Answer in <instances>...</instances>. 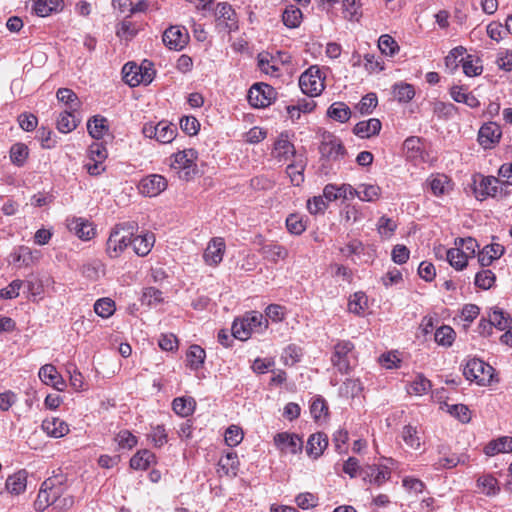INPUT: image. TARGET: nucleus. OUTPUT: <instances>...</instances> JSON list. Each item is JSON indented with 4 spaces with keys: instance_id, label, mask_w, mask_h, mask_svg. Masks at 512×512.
<instances>
[{
    "instance_id": "obj_1",
    "label": "nucleus",
    "mask_w": 512,
    "mask_h": 512,
    "mask_svg": "<svg viewBox=\"0 0 512 512\" xmlns=\"http://www.w3.org/2000/svg\"><path fill=\"white\" fill-rule=\"evenodd\" d=\"M331 364L341 374H349L357 365L355 345L350 340H338L331 355Z\"/></svg>"
},
{
    "instance_id": "obj_2",
    "label": "nucleus",
    "mask_w": 512,
    "mask_h": 512,
    "mask_svg": "<svg viewBox=\"0 0 512 512\" xmlns=\"http://www.w3.org/2000/svg\"><path fill=\"white\" fill-rule=\"evenodd\" d=\"M267 319L256 311L248 313L242 319H237L232 324V336L241 341L250 338L252 333H261L267 328Z\"/></svg>"
},
{
    "instance_id": "obj_3",
    "label": "nucleus",
    "mask_w": 512,
    "mask_h": 512,
    "mask_svg": "<svg viewBox=\"0 0 512 512\" xmlns=\"http://www.w3.org/2000/svg\"><path fill=\"white\" fill-rule=\"evenodd\" d=\"M197 158L196 150L185 149L171 156L170 167L180 179L189 181L198 174Z\"/></svg>"
},
{
    "instance_id": "obj_4",
    "label": "nucleus",
    "mask_w": 512,
    "mask_h": 512,
    "mask_svg": "<svg viewBox=\"0 0 512 512\" xmlns=\"http://www.w3.org/2000/svg\"><path fill=\"white\" fill-rule=\"evenodd\" d=\"M123 80L130 87L140 84H150L156 74L154 64L149 60H143L140 65L134 62L126 63L122 68Z\"/></svg>"
},
{
    "instance_id": "obj_5",
    "label": "nucleus",
    "mask_w": 512,
    "mask_h": 512,
    "mask_svg": "<svg viewBox=\"0 0 512 512\" xmlns=\"http://www.w3.org/2000/svg\"><path fill=\"white\" fill-rule=\"evenodd\" d=\"M133 236V226L129 224H118L110 232L106 241V254L111 259H116L122 255L125 249L131 245Z\"/></svg>"
},
{
    "instance_id": "obj_6",
    "label": "nucleus",
    "mask_w": 512,
    "mask_h": 512,
    "mask_svg": "<svg viewBox=\"0 0 512 512\" xmlns=\"http://www.w3.org/2000/svg\"><path fill=\"white\" fill-rule=\"evenodd\" d=\"M325 69L312 65L299 77V87L306 96H321L325 88Z\"/></svg>"
},
{
    "instance_id": "obj_7",
    "label": "nucleus",
    "mask_w": 512,
    "mask_h": 512,
    "mask_svg": "<svg viewBox=\"0 0 512 512\" xmlns=\"http://www.w3.org/2000/svg\"><path fill=\"white\" fill-rule=\"evenodd\" d=\"M63 493V487L56 478L46 479L40 487L34 502L36 511L42 512L51 505H55Z\"/></svg>"
},
{
    "instance_id": "obj_8",
    "label": "nucleus",
    "mask_w": 512,
    "mask_h": 512,
    "mask_svg": "<svg viewBox=\"0 0 512 512\" xmlns=\"http://www.w3.org/2000/svg\"><path fill=\"white\" fill-rule=\"evenodd\" d=\"M463 374L467 380L485 386L491 383L494 368L481 359L472 358L464 365Z\"/></svg>"
},
{
    "instance_id": "obj_9",
    "label": "nucleus",
    "mask_w": 512,
    "mask_h": 512,
    "mask_svg": "<svg viewBox=\"0 0 512 512\" xmlns=\"http://www.w3.org/2000/svg\"><path fill=\"white\" fill-rule=\"evenodd\" d=\"M319 152L322 159L326 161H339L346 155V149L342 141L330 132H324L321 136Z\"/></svg>"
},
{
    "instance_id": "obj_10",
    "label": "nucleus",
    "mask_w": 512,
    "mask_h": 512,
    "mask_svg": "<svg viewBox=\"0 0 512 512\" xmlns=\"http://www.w3.org/2000/svg\"><path fill=\"white\" fill-rule=\"evenodd\" d=\"M142 133L146 138L155 139L162 144H168L175 139L177 128L167 121H160L157 124L146 123L142 128Z\"/></svg>"
},
{
    "instance_id": "obj_11",
    "label": "nucleus",
    "mask_w": 512,
    "mask_h": 512,
    "mask_svg": "<svg viewBox=\"0 0 512 512\" xmlns=\"http://www.w3.org/2000/svg\"><path fill=\"white\" fill-rule=\"evenodd\" d=\"M299 155L290 139V134L287 131L281 132L274 141L271 156L277 162L285 163Z\"/></svg>"
},
{
    "instance_id": "obj_12",
    "label": "nucleus",
    "mask_w": 512,
    "mask_h": 512,
    "mask_svg": "<svg viewBox=\"0 0 512 512\" xmlns=\"http://www.w3.org/2000/svg\"><path fill=\"white\" fill-rule=\"evenodd\" d=\"M190 36L187 29L180 25H171L162 35L164 45L174 51H181L189 43Z\"/></svg>"
},
{
    "instance_id": "obj_13",
    "label": "nucleus",
    "mask_w": 512,
    "mask_h": 512,
    "mask_svg": "<svg viewBox=\"0 0 512 512\" xmlns=\"http://www.w3.org/2000/svg\"><path fill=\"white\" fill-rule=\"evenodd\" d=\"M138 188L142 195L156 197L167 188V180L162 175L151 174L141 179Z\"/></svg>"
},
{
    "instance_id": "obj_14",
    "label": "nucleus",
    "mask_w": 512,
    "mask_h": 512,
    "mask_svg": "<svg viewBox=\"0 0 512 512\" xmlns=\"http://www.w3.org/2000/svg\"><path fill=\"white\" fill-rule=\"evenodd\" d=\"M503 183L501 179L494 176L482 177L478 186L475 188L476 197L484 200L487 197H497L503 195Z\"/></svg>"
},
{
    "instance_id": "obj_15",
    "label": "nucleus",
    "mask_w": 512,
    "mask_h": 512,
    "mask_svg": "<svg viewBox=\"0 0 512 512\" xmlns=\"http://www.w3.org/2000/svg\"><path fill=\"white\" fill-rule=\"evenodd\" d=\"M274 444L282 453L297 454L302 450L303 441L302 439L289 432L277 433L274 436Z\"/></svg>"
},
{
    "instance_id": "obj_16",
    "label": "nucleus",
    "mask_w": 512,
    "mask_h": 512,
    "mask_svg": "<svg viewBox=\"0 0 512 512\" xmlns=\"http://www.w3.org/2000/svg\"><path fill=\"white\" fill-rule=\"evenodd\" d=\"M226 245L225 241L221 237H214L212 238L204 253H203V259L204 262L209 266H217L219 265L222 260L225 253Z\"/></svg>"
},
{
    "instance_id": "obj_17",
    "label": "nucleus",
    "mask_w": 512,
    "mask_h": 512,
    "mask_svg": "<svg viewBox=\"0 0 512 512\" xmlns=\"http://www.w3.org/2000/svg\"><path fill=\"white\" fill-rule=\"evenodd\" d=\"M281 66L282 62L279 57L267 51H262L257 55V67L266 75L279 77L281 75Z\"/></svg>"
},
{
    "instance_id": "obj_18",
    "label": "nucleus",
    "mask_w": 512,
    "mask_h": 512,
    "mask_svg": "<svg viewBox=\"0 0 512 512\" xmlns=\"http://www.w3.org/2000/svg\"><path fill=\"white\" fill-rule=\"evenodd\" d=\"M40 380L47 386H51L58 391H64L66 382L52 364L43 365L38 372Z\"/></svg>"
},
{
    "instance_id": "obj_19",
    "label": "nucleus",
    "mask_w": 512,
    "mask_h": 512,
    "mask_svg": "<svg viewBox=\"0 0 512 512\" xmlns=\"http://www.w3.org/2000/svg\"><path fill=\"white\" fill-rule=\"evenodd\" d=\"M357 190L350 184H342L337 186L335 184H327L323 189V196L329 202L338 199L350 200L356 197Z\"/></svg>"
},
{
    "instance_id": "obj_20",
    "label": "nucleus",
    "mask_w": 512,
    "mask_h": 512,
    "mask_svg": "<svg viewBox=\"0 0 512 512\" xmlns=\"http://www.w3.org/2000/svg\"><path fill=\"white\" fill-rule=\"evenodd\" d=\"M67 228L79 239L84 241L90 240L95 236V229L92 224L88 220L81 217H73L68 219Z\"/></svg>"
},
{
    "instance_id": "obj_21",
    "label": "nucleus",
    "mask_w": 512,
    "mask_h": 512,
    "mask_svg": "<svg viewBox=\"0 0 512 512\" xmlns=\"http://www.w3.org/2000/svg\"><path fill=\"white\" fill-rule=\"evenodd\" d=\"M501 135L500 126L494 122H489L479 129L478 141L481 146L488 149L499 142Z\"/></svg>"
},
{
    "instance_id": "obj_22",
    "label": "nucleus",
    "mask_w": 512,
    "mask_h": 512,
    "mask_svg": "<svg viewBox=\"0 0 512 512\" xmlns=\"http://www.w3.org/2000/svg\"><path fill=\"white\" fill-rule=\"evenodd\" d=\"M390 475V470L384 466L367 465L360 470V476H362L364 481H369V483L377 486L386 482Z\"/></svg>"
},
{
    "instance_id": "obj_23",
    "label": "nucleus",
    "mask_w": 512,
    "mask_h": 512,
    "mask_svg": "<svg viewBox=\"0 0 512 512\" xmlns=\"http://www.w3.org/2000/svg\"><path fill=\"white\" fill-rule=\"evenodd\" d=\"M403 152L405 157L414 164L424 161V148L419 137H408L403 143Z\"/></svg>"
},
{
    "instance_id": "obj_24",
    "label": "nucleus",
    "mask_w": 512,
    "mask_h": 512,
    "mask_svg": "<svg viewBox=\"0 0 512 512\" xmlns=\"http://www.w3.org/2000/svg\"><path fill=\"white\" fill-rule=\"evenodd\" d=\"M41 428L48 436L53 438L64 437L70 431L69 425L64 420L56 417L43 420Z\"/></svg>"
},
{
    "instance_id": "obj_25",
    "label": "nucleus",
    "mask_w": 512,
    "mask_h": 512,
    "mask_svg": "<svg viewBox=\"0 0 512 512\" xmlns=\"http://www.w3.org/2000/svg\"><path fill=\"white\" fill-rule=\"evenodd\" d=\"M306 165L307 158L304 155H299L286 167V173L294 186H300L304 182Z\"/></svg>"
},
{
    "instance_id": "obj_26",
    "label": "nucleus",
    "mask_w": 512,
    "mask_h": 512,
    "mask_svg": "<svg viewBox=\"0 0 512 512\" xmlns=\"http://www.w3.org/2000/svg\"><path fill=\"white\" fill-rule=\"evenodd\" d=\"M505 252L503 245L499 243L488 244L478 253V262L482 267L490 266L494 260L499 259Z\"/></svg>"
},
{
    "instance_id": "obj_27",
    "label": "nucleus",
    "mask_w": 512,
    "mask_h": 512,
    "mask_svg": "<svg viewBox=\"0 0 512 512\" xmlns=\"http://www.w3.org/2000/svg\"><path fill=\"white\" fill-rule=\"evenodd\" d=\"M63 0H33L32 10L39 17H47L62 11Z\"/></svg>"
},
{
    "instance_id": "obj_28",
    "label": "nucleus",
    "mask_w": 512,
    "mask_h": 512,
    "mask_svg": "<svg viewBox=\"0 0 512 512\" xmlns=\"http://www.w3.org/2000/svg\"><path fill=\"white\" fill-rule=\"evenodd\" d=\"M485 455L492 457L500 453L512 452V437L501 436L489 441L484 447Z\"/></svg>"
},
{
    "instance_id": "obj_29",
    "label": "nucleus",
    "mask_w": 512,
    "mask_h": 512,
    "mask_svg": "<svg viewBox=\"0 0 512 512\" xmlns=\"http://www.w3.org/2000/svg\"><path fill=\"white\" fill-rule=\"evenodd\" d=\"M27 476L28 473L26 470H19L10 475L5 482L7 491L12 495L22 494L27 487Z\"/></svg>"
},
{
    "instance_id": "obj_30",
    "label": "nucleus",
    "mask_w": 512,
    "mask_h": 512,
    "mask_svg": "<svg viewBox=\"0 0 512 512\" xmlns=\"http://www.w3.org/2000/svg\"><path fill=\"white\" fill-rule=\"evenodd\" d=\"M259 253L264 259L273 263L285 260L288 257V250L284 246L273 242L263 244L259 249Z\"/></svg>"
},
{
    "instance_id": "obj_31",
    "label": "nucleus",
    "mask_w": 512,
    "mask_h": 512,
    "mask_svg": "<svg viewBox=\"0 0 512 512\" xmlns=\"http://www.w3.org/2000/svg\"><path fill=\"white\" fill-rule=\"evenodd\" d=\"M154 243L155 236L153 233L150 232L145 233L143 235L131 237V245L133 247V250L140 257L148 255L151 249L153 248Z\"/></svg>"
},
{
    "instance_id": "obj_32",
    "label": "nucleus",
    "mask_w": 512,
    "mask_h": 512,
    "mask_svg": "<svg viewBox=\"0 0 512 512\" xmlns=\"http://www.w3.org/2000/svg\"><path fill=\"white\" fill-rule=\"evenodd\" d=\"M381 127L382 124L379 119L371 118L358 122L353 128V133L360 138H370L379 134Z\"/></svg>"
},
{
    "instance_id": "obj_33",
    "label": "nucleus",
    "mask_w": 512,
    "mask_h": 512,
    "mask_svg": "<svg viewBox=\"0 0 512 512\" xmlns=\"http://www.w3.org/2000/svg\"><path fill=\"white\" fill-rule=\"evenodd\" d=\"M327 445H328L327 436L324 433L318 432V433L312 434L309 437V439L307 441L306 452L309 456L316 459L323 454Z\"/></svg>"
},
{
    "instance_id": "obj_34",
    "label": "nucleus",
    "mask_w": 512,
    "mask_h": 512,
    "mask_svg": "<svg viewBox=\"0 0 512 512\" xmlns=\"http://www.w3.org/2000/svg\"><path fill=\"white\" fill-rule=\"evenodd\" d=\"M431 192L434 196L440 197L447 194L452 189L451 180L444 174L432 175L428 179Z\"/></svg>"
},
{
    "instance_id": "obj_35",
    "label": "nucleus",
    "mask_w": 512,
    "mask_h": 512,
    "mask_svg": "<svg viewBox=\"0 0 512 512\" xmlns=\"http://www.w3.org/2000/svg\"><path fill=\"white\" fill-rule=\"evenodd\" d=\"M488 317L492 326L499 331L506 330L512 323L511 315L499 307L491 308Z\"/></svg>"
},
{
    "instance_id": "obj_36",
    "label": "nucleus",
    "mask_w": 512,
    "mask_h": 512,
    "mask_svg": "<svg viewBox=\"0 0 512 512\" xmlns=\"http://www.w3.org/2000/svg\"><path fill=\"white\" fill-rule=\"evenodd\" d=\"M155 462L156 457L154 453L150 450L144 449L133 455L130 459V467L135 470H146Z\"/></svg>"
},
{
    "instance_id": "obj_37",
    "label": "nucleus",
    "mask_w": 512,
    "mask_h": 512,
    "mask_svg": "<svg viewBox=\"0 0 512 512\" xmlns=\"http://www.w3.org/2000/svg\"><path fill=\"white\" fill-rule=\"evenodd\" d=\"M107 119L96 115L88 120L87 130L90 136L94 139H102L104 135L108 132Z\"/></svg>"
},
{
    "instance_id": "obj_38",
    "label": "nucleus",
    "mask_w": 512,
    "mask_h": 512,
    "mask_svg": "<svg viewBox=\"0 0 512 512\" xmlns=\"http://www.w3.org/2000/svg\"><path fill=\"white\" fill-rule=\"evenodd\" d=\"M206 358L205 350L199 345H191L186 353L187 366L191 370L200 369Z\"/></svg>"
},
{
    "instance_id": "obj_39",
    "label": "nucleus",
    "mask_w": 512,
    "mask_h": 512,
    "mask_svg": "<svg viewBox=\"0 0 512 512\" xmlns=\"http://www.w3.org/2000/svg\"><path fill=\"white\" fill-rule=\"evenodd\" d=\"M462 69L468 77L479 76L483 72L482 60L476 55L467 54L462 57Z\"/></svg>"
},
{
    "instance_id": "obj_40",
    "label": "nucleus",
    "mask_w": 512,
    "mask_h": 512,
    "mask_svg": "<svg viewBox=\"0 0 512 512\" xmlns=\"http://www.w3.org/2000/svg\"><path fill=\"white\" fill-rule=\"evenodd\" d=\"M195 407L196 402L192 397H177L172 402L173 411L181 417L192 415Z\"/></svg>"
},
{
    "instance_id": "obj_41",
    "label": "nucleus",
    "mask_w": 512,
    "mask_h": 512,
    "mask_svg": "<svg viewBox=\"0 0 512 512\" xmlns=\"http://www.w3.org/2000/svg\"><path fill=\"white\" fill-rule=\"evenodd\" d=\"M80 120L68 111L61 112L56 120V128L59 132L67 134L75 130Z\"/></svg>"
},
{
    "instance_id": "obj_42",
    "label": "nucleus",
    "mask_w": 512,
    "mask_h": 512,
    "mask_svg": "<svg viewBox=\"0 0 512 512\" xmlns=\"http://www.w3.org/2000/svg\"><path fill=\"white\" fill-rule=\"evenodd\" d=\"M360 0H342L343 17L351 22H358L362 17Z\"/></svg>"
},
{
    "instance_id": "obj_43",
    "label": "nucleus",
    "mask_w": 512,
    "mask_h": 512,
    "mask_svg": "<svg viewBox=\"0 0 512 512\" xmlns=\"http://www.w3.org/2000/svg\"><path fill=\"white\" fill-rule=\"evenodd\" d=\"M477 487L486 496H495L500 491L497 479L491 474L479 477L477 479Z\"/></svg>"
},
{
    "instance_id": "obj_44",
    "label": "nucleus",
    "mask_w": 512,
    "mask_h": 512,
    "mask_svg": "<svg viewBox=\"0 0 512 512\" xmlns=\"http://www.w3.org/2000/svg\"><path fill=\"white\" fill-rule=\"evenodd\" d=\"M468 257L460 247H454L447 250V261L456 270H463L468 264Z\"/></svg>"
},
{
    "instance_id": "obj_45",
    "label": "nucleus",
    "mask_w": 512,
    "mask_h": 512,
    "mask_svg": "<svg viewBox=\"0 0 512 512\" xmlns=\"http://www.w3.org/2000/svg\"><path fill=\"white\" fill-rule=\"evenodd\" d=\"M218 465L225 475L236 476L239 465L237 454L228 452L219 459Z\"/></svg>"
},
{
    "instance_id": "obj_46",
    "label": "nucleus",
    "mask_w": 512,
    "mask_h": 512,
    "mask_svg": "<svg viewBox=\"0 0 512 512\" xmlns=\"http://www.w3.org/2000/svg\"><path fill=\"white\" fill-rule=\"evenodd\" d=\"M216 15L218 19L226 21V26L230 31L237 28V22L235 20L236 14L230 4L219 3L216 8Z\"/></svg>"
},
{
    "instance_id": "obj_47",
    "label": "nucleus",
    "mask_w": 512,
    "mask_h": 512,
    "mask_svg": "<svg viewBox=\"0 0 512 512\" xmlns=\"http://www.w3.org/2000/svg\"><path fill=\"white\" fill-rule=\"evenodd\" d=\"M327 114L330 118L345 123L351 117V110L344 102H335L328 108Z\"/></svg>"
},
{
    "instance_id": "obj_48",
    "label": "nucleus",
    "mask_w": 512,
    "mask_h": 512,
    "mask_svg": "<svg viewBox=\"0 0 512 512\" xmlns=\"http://www.w3.org/2000/svg\"><path fill=\"white\" fill-rule=\"evenodd\" d=\"M456 333L455 331L447 325L440 326L434 334L435 342L438 345H441L443 347H450L452 346L453 342L455 341Z\"/></svg>"
},
{
    "instance_id": "obj_49",
    "label": "nucleus",
    "mask_w": 512,
    "mask_h": 512,
    "mask_svg": "<svg viewBox=\"0 0 512 512\" xmlns=\"http://www.w3.org/2000/svg\"><path fill=\"white\" fill-rule=\"evenodd\" d=\"M282 20L288 28H296L301 24L302 12L294 5L287 6L282 14Z\"/></svg>"
},
{
    "instance_id": "obj_50",
    "label": "nucleus",
    "mask_w": 512,
    "mask_h": 512,
    "mask_svg": "<svg viewBox=\"0 0 512 512\" xmlns=\"http://www.w3.org/2000/svg\"><path fill=\"white\" fill-rule=\"evenodd\" d=\"M467 50L463 46H457L453 48L448 55L445 57V65L450 71H454L458 68L459 64H462V57H465Z\"/></svg>"
},
{
    "instance_id": "obj_51",
    "label": "nucleus",
    "mask_w": 512,
    "mask_h": 512,
    "mask_svg": "<svg viewBox=\"0 0 512 512\" xmlns=\"http://www.w3.org/2000/svg\"><path fill=\"white\" fill-rule=\"evenodd\" d=\"M367 303V296L362 292H356L351 296L348 302V310L356 315H361L367 308Z\"/></svg>"
},
{
    "instance_id": "obj_52",
    "label": "nucleus",
    "mask_w": 512,
    "mask_h": 512,
    "mask_svg": "<svg viewBox=\"0 0 512 512\" xmlns=\"http://www.w3.org/2000/svg\"><path fill=\"white\" fill-rule=\"evenodd\" d=\"M380 51L387 56H394L400 50L398 43L388 34L381 35L378 40Z\"/></svg>"
},
{
    "instance_id": "obj_53",
    "label": "nucleus",
    "mask_w": 512,
    "mask_h": 512,
    "mask_svg": "<svg viewBox=\"0 0 512 512\" xmlns=\"http://www.w3.org/2000/svg\"><path fill=\"white\" fill-rule=\"evenodd\" d=\"M402 439L407 446L412 449H419L421 446V440L418 435L417 428L412 425H406L402 430Z\"/></svg>"
},
{
    "instance_id": "obj_54",
    "label": "nucleus",
    "mask_w": 512,
    "mask_h": 512,
    "mask_svg": "<svg viewBox=\"0 0 512 512\" xmlns=\"http://www.w3.org/2000/svg\"><path fill=\"white\" fill-rule=\"evenodd\" d=\"M356 196L361 201L373 202L380 196V187L372 184H362L360 190H357Z\"/></svg>"
},
{
    "instance_id": "obj_55",
    "label": "nucleus",
    "mask_w": 512,
    "mask_h": 512,
    "mask_svg": "<svg viewBox=\"0 0 512 512\" xmlns=\"http://www.w3.org/2000/svg\"><path fill=\"white\" fill-rule=\"evenodd\" d=\"M495 280V274L491 270L486 269L476 273L474 284L480 289L488 290L494 285Z\"/></svg>"
},
{
    "instance_id": "obj_56",
    "label": "nucleus",
    "mask_w": 512,
    "mask_h": 512,
    "mask_svg": "<svg viewBox=\"0 0 512 512\" xmlns=\"http://www.w3.org/2000/svg\"><path fill=\"white\" fill-rule=\"evenodd\" d=\"M94 311L98 316L108 318L115 312V303L110 298L98 299L94 304Z\"/></svg>"
},
{
    "instance_id": "obj_57",
    "label": "nucleus",
    "mask_w": 512,
    "mask_h": 512,
    "mask_svg": "<svg viewBox=\"0 0 512 512\" xmlns=\"http://www.w3.org/2000/svg\"><path fill=\"white\" fill-rule=\"evenodd\" d=\"M28 157V147L23 143H16L10 149V159L13 164L23 166Z\"/></svg>"
},
{
    "instance_id": "obj_58",
    "label": "nucleus",
    "mask_w": 512,
    "mask_h": 512,
    "mask_svg": "<svg viewBox=\"0 0 512 512\" xmlns=\"http://www.w3.org/2000/svg\"><path fill=\"white\" fill-rule=\"evenodd\" d=\"M287 230L294 235H301L306 230V223L299 214H290L286 219Z\"/></svg>"
},
{
    "instance_id": "obj_59",
    "label": "nucleus",
    "mask_w": 512,
    "mask_h": 512,
    "mask_svg": "<svg viewBox=\"0 0 512 512\" xmlns=\"http://www.w3.org/2000/svg\"><path fill=\"white\" fill-rule=\"evenodd\" d=\"M141 302L147 306H156L163 302V293L155 287H147L143 290Z\"/></svg>"
},
{
    "instance_id": "obj_60",
    "label": "nucleus",
    "mask_w": 512,
    "mask_h": 512,
    "mask_svg": "<svg viewBox=\"0 0 512 512\" xmlns=\"http://www.w3.org/2000/svg\"><path fill=\"white\" fill-rule=\"evenodd\" d=\"M431 388V382L423 375L419 374L415 377V379L411 382L409 393H413L415 395H423L427 393Z\"/></svg>"
},
{
    "instance_id": "obj_61",
    "label": "nucleus",
    "mask_w": 512,
    "mask_h": 512,
    "mask_svg": "<svg viewBox=\"0 0 512 512\" xmlns=\"http://www.w3.org/2000/svg\"><path fill=\"white\" fill-rule=\"evenodd\" d=\"M148 437L155 447H162L168 442V435L163 425L152 427Z\"/></svg>"
},
{
    "instance_id": "obj_62",
    "label": "nucleus",
    "mask_w": 512,
    "mask_h": 512,
    "mask_svg": "<svg viewBox=\"0 0 512 512\" xmlns=\"http://www.w3.org/2000/svg\"><path fill=\"white\" fill-rule=\"evenodd\" d=\"M107 155V149L103 143L94 142L89 146L88 157L91 162H104Z\"/></svg>"
},
{
    "instance_id": "obj_63",
    "label": "nucleus",
    "mask_w": 512,
    "mask_h": 512,
    "mask_svg": "<svg viewBox=\"0 0 512 512\" xmlns=\"http://www.w3.org/2000/svg\"><path fill=\"white\" fill-rule=\"evenodd\" d=\"M115 441L122 449H132L137 445V438L129 430H121L116 436Z\"/></svg>"
},
{
    "instance_id": "obj_64",
    "label": "nucleus",
    "mask_w": 512,
    "mask_h": 512,
    "mask_svg": "<svg viewBox=\"0 0 512 512\" xmlns=\"http://www.w3.org/2000/svg\"><path fill=\"white\" fill-rule=\"evenodd\" d=\"M310 412L315 420H319L322 417H326L328 414V407L326 401L320 396L314 398L310 405Z\"/></svg>"
}]
</instances>
